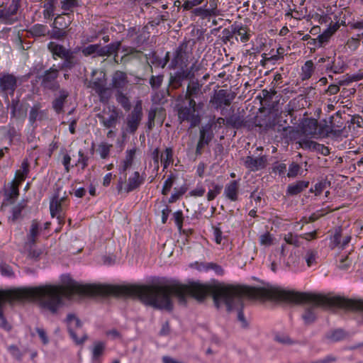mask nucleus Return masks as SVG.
<instances>
[{
	"instance_id": "f257e3e1",
	"label": "nucleus",
	"mask_w": 363,
	"mask_h": 363,
	"mask_svg": "<svg viewBox=\"0 0 363 363\" xmlns=\"http://www.w3.org/2000/svg\"><path fill=\"white\" fill-rule=\"evenodd\" d=\"M274 286L248 287L241 286L205 285L192 282L188 285L171 281L161 285L121 286V296H136L144 303L159 309L172 311L174 296L181 304H185L189 295L197 300L203 299L211 294L217 308L226 306L228 311H237L238 320L245 324L242 311L243 298H260L274 300V295L268 292Z\"/></svg>"
},
{
	"instance_id": "f03ea898",
	"label": "nucleus",
	"mask_w": 363,
	"mask_h": 363,
	"mask_svg": "<svg viewBox=\"0 0 363 363\" xmlns=\"http://www.w3.org/2000/svg\"><path fill=\"white\" fill-rule=\"evenodd\" d=\"M74 294L86 296H121V286L109 284H79L70 279L62 286L0 290V327L10 330L11 325L6 320L2 311L6 301L23 298H33L39 301L40 306L55 313L62 304V297L71 298Z\"/></svg>"
},
{
	"instance_id": "7ed1b4c3",
	"label": "nucleus",
	"mask_w": 363,
	"mask_h": 363,
	"mask_svg": "<svg viewBox=\"0 0 363 363\" xmlns=\"http://www.w3.org/2000/svg\"><path fill=\"white\" fill-rule=\"evenodd\" d=\"M274 295V300L306 305L302 317L305 323L310 324L315 320V310L319 306H337L347 309L362 311L363 300L347 299L340 296H327L309 293L295 292L275 287L269 291Z\"/></svg>"
},
{
	"instance_id": "20e7f679",
	"label": "nucleus",
	"mask_w": 363,
	"mask_h": 363,
	"mask_svg": "<svg viewBox=\"0 0 363 363\" xmlns=\"http://www.w3.org/2000/svg\"><path fill=\"white\" fill-rule=\"evenodd\" d=\"M203 103L191 104L186 101L177 99L176 111L180 123H186L189 128L198 126L201 121L199 111L203 108Z\"/></svg>"
},
{
	"instance_id": "39448f33",
	"label": "nucleus",
	"mask_w": 363,
	"mask_h": 363,
	"mask_svg": "<svg viewBox=\"0 0 363 363\" xmlns=\"http://www.w3.org/2000/svg\"><path fill=\"white\" fill-rule=\"evenodd\" d=\"M87 86L94 89L99 94L102 102L107 101L111 96L110 89L106 87V73L102 70L92 72L91 78L88 82Z\"/></svg>"
},
{
	"instance_id": "423d86ee",
	"label": "nucleus",
	"mask_w": 363,
	"mask_h": 363,
	"mask_svg": "<svg viewBox=\"0 0 363 363\" xmlns=\"http://www.w3.org/2000/svg\"><path fill=\"white\" fill-rule=\"evenodd\" d=\"M68 331L74 340L78 344H83L87 339L86 333L82 330V323L74 313H69L66 318Z\"/></svg>"
},
{
	"instance_id": "0eeeda50",
	"label": "nucleus",
	"mask_w": 363,
	"mask_h": 363,
	"mask_svg": "<svg viewBox=\"0 0 363 363\" xmlns=\"http://www.w3.org/2000/svg\"><path fill=\"white\" fill-rule=\"evenodd\" d=\"M143 116V105L142 101L140 100L136 102L133 111L126 118L128 130L130 133H134L137 130L142 121Z\"/></svg>"
},
{
	"instance_id": "6e6552de",
	"label": "nucleus",
	"mask_w": 363,
	"mask_h": 363,
	"mask_svg": "<svg viewBox=\"0 0 363 363\" xmlns=\"http://www.w3.org/2000/svg\"><path fill=\"white\" fill-rule=\"evenodd\" d=\"M234 96L225 89L216 91L211 98L210 104L216 108L229 106L233 100Z\"/></svg>"
},
{
	"instance_id": "1a4fd4ad",
	"label": "nucleus",
	"mask_w": 363,
	"mask_h": 363,
	"mask_svg": "<svg viewBox=\"0 0 363 363\" xmlns=\"http://www.w3.org/2000/svg\"><path fill=\"white\" fill-rule=\"evenodd\" d=\"M67 196H60L59 194H55L50 201V209L52 217L57 216L60 223L64 222V218L61 217L60 213L67 206Z\"/></svg>"
},
{
	"instance_id": "9d476101",
	"label": "nucleus",
	"mask_w": 363,
	"mask_h": 363,
	"mask_svg": "<svg viewBox=\"0 0 363 363\" xmlns=\"http://www.w3.org/2000/svg\"><path fill=\"white\" fill-rule=\"evenodd\" d=\"M202 85L196 81H191L189 83L186 91L184 96L180 95L177 99L179 100L186 101L191 104H197L195 99L202 95Z\"/></svg>"
},
{
	"instance_id": "9b49d317",
	"label": "nucleus",
	"mask_w": 363,
	"mask_h": 363,
	"mask_svg": "<svg viewBox=\"0 0 363 363\" xmlns=\"http://www.w3.org/2000/svg\"><path fill=\"white\" fill-rule=\"evenodd\" d=\"M145 178L141 176L138 171L133 172L128 177V181L123 185V182H119L118 189L119 191L124 190L129 193L138 188L143 182Z\"/></svg>"
},
{
	"instance_id": "f8f14e48",
	"label": "nucleus",
	"mask_w": 363,
	"mask_h": 363,
	"mask_svg": "<svg viewBox=\"0 0 363 363\" xmlns=\"http://www.w3.org/2000/svg\"><path fill=\"white\" fill-rule=\"evenodd\" d=\"M245 167L250 171L255 172L264 169L267 164V159L265 156L253 157L247 156L244 160Z\"/></svg>"
},
{
	"instance_id": "ddd939ff",
	"label": "nucleus",
	"mask_w": 363,
	"mask_h": 363,
	"mask_svg": "<svg viewBox=\"0 0 363 363\" xmlns=\"http://www.w3.org/2000/svg\"><path fill=\"white\" fill-rule=\"evenodd\" d=\"M121 45V43L120 41L109 44L108 45L101 47L98 44V48H96V55L99 57H105L110 56L112 54H114V61L116 63H119L117 60V52Z\"/></svg>"
},
{
	"instance_id": "4468645a",
	"label": "nucleus",
	"mask_w": 363,
	"mask_h": 363,
	"mask_svg": "<svg viewBox=\"0 0 363 363\" xmlns=\"http://www.w3.org/2000/svg\"><path fill=\"white\" fill-rule=\"evenodd\" d=\"M48 49L52 55L60 58L65 59L68 63H72L73 60L72 54L66 50L62 45L51 42L48 45Z\"/></svg>"
},
{
	"instance_id": "2eb2a0df",
	"label": "nucleus",
	"mask_w": 363,
	"mask_h": 363,
	"mask_svg": "<svg viewBox=\"0 0 363 363\" xmlns=\"http://www.w3.org/2000/svg\"><path fill=\"white\" fill-rule=\"evenodd\" d=\"M16 86L17 79L12 74L4 75L0 79V88L6 94H13Z\"/></svg>"
},
{
	"instance_id": "dca6fc26",
	"label": "nucleus",
	"mask_w": 363,
	"mask_h": 363,
	"mask_svg": "<svg viewBox=\"0 0 363 363\" xmlns=\"http://www.w3.org/2000/svg\"><path fill=\"white\" fill-rule=\"evenodd\" d=\"M193 76L194 74L191 71L183 70L178 72L174 75L170 76L169 86L173 89H177L182 86V82L184 79L191 78Z\"/></svg>"
},
{
	"instance_id": "f3484780",
	"label": "nucleus",
	"mask_w": 363,
	"mask_h": 363,
	"mask_svg": "<svg viewBox=\"0 0 363 363\" xmlns=\"http://www.w3.org/2000/svg\"><path fill=\"white\" fill-rule=\"evenodd\" d=\"M128 77L125 72L116 71L113 73L111 79V86L117 89H123L128 84Z\"/></svg>"
},
{
	"instance_id": "a211bd4d",
	"label": "nucleus",
	"mask_w": 363,
	"mask_h": 363,
	"mask_svg": "<svg viewBox=\"0 0 363 363\" xmlns=\"http://www.w3.org/2000/svg\"><path fill=\"white\" fill-rule=\"evenodd\" d=\"M19 5L20 0H11V3L7 9L0 10V20L8 22L10 18L17 13Z\"/></svg>"
},
{
	"instance_id": "6ab92c4d",
	"label": "nucleus",
	"mask_w": 363,
	"mask_h": 363,
	"mask_svg": "<svg viewBox=\"0 0 363 363\" xmlns=\"http://www.w3.org/2000/svg\"><path fill=\"white\" fill-rule=\"evenodd\" d=\"M214 2V7L210 8V9H203V8H196L192 11V13L194 16H199L202 19L207 18L210 16H218L219 12L217 10V1L213 0Z\"/></svg>"
},
{
	"instance_id": "aec40b11",
	"label": "nucleus",
	"mask_w": 363,
	"mask_h": 363,
	"mask_svg": "<svg viewBox=\"0 0 363 363\" xmlns=\"http://www.w3.org/2000/svg\"><path fill=\"white\" fill-rule=\"evenodd\" d=\"M187 44H182L176 51L175 57L172 60V63L174 64V67H182L185 63V60L187 57Z\"/></svg>"
},
{
	"instance_id": "412c9836",
	"label": "nucleus",
	"mask_w": 363,
	"mask_h": 363,
	"mask_svg": "<svg viewBox=\"0 0 363 363\" xmlns=\"http://www.w3.org/2000/svg\"><path fill=\"white\" fill-rule=\"evenodd\" d=\"M351 237L350 235H343L342 230L337 228L333 235L332 242L334 244V247L344 248L350 242Z\"/></svg>"
},
{
	"instance_id": "4be33fe9",
	"label": "nucleus",
	"mask_w": 363,
	"mask_h": 363,
	"mask_svg": "<svg viewBox=\"0 0 363 363\" xmlns=\"http://www.w3.org/2000/svg\"><path fill=\"white\" fill-rule=\"evenodd\" d=\"M109 109V114L108 117H106L104 115L99 114L98 116L101 119V123L104 124V125L106 128H111L115 126L118 118V112L116 109L113 108Z\"/></svg>"
},
{
	"instance_id": "5701e85b",
	"label": "nucleus",
	"mask_w": 363,
	"mask_h": 363,
	"mask_svg": "<svg viewBox=\"0 0 363 363\" xmlns=\"http://www.w3.org/2000/svg\"><path fill=\"white\" fill-rule=\"evenodd\" d=\"M350 255L351 252L347 251H342L336 255V262H339L338 267L340 269H346L352 263Z\"/></svg>"
},
{
	"instance_id": "b1692460",
	"label": "nucleus",
	"mask_w": 363,
	"mask_h": 363,
	"mask_svg": "<svg viewBox=\"0 0 363 363\" xmlns=\"http://www.w3.org/2000/svg\"><path fill=\"white\" fill-rule=\"evenodd\" d=\"M301 252L298 257L301 256L305 260L308 267H311L318 263L319 257L317 251H301Z\"/></svg>"
},
{
	"instance_id": "393cba45",
	"label": "nucleus",
	"mask_w": 363,
	"mask_h": 363,
	"mask_svg": "<svg viewBox=\"0 0 363 363\" xmlns=\"http://www.w3.org/2000/svg\"><path fill=\"white\" fill-rule=\"evenodd\" d=\"M239 190V185L236 181L231 182L228 185L226 186L225 193L226 196L231 201L238 200V194Z\"/></svg>"
},
{
	"instance_id": "a878e982",
	"label": "nucleus",
	"mask_w": 363,
	"mask_h": 363,
	"mask_svg": "<svg viewBox=\"0 0 363 363\" xmlns=\"http://www.w3.org/2000/svg\"><path fill=\"white\" fill-rule=\"evenodd\" d=\"M135 149L127 150L125 159L122 162V164L120 167L121 172H126L128 169H129L132 166L135 155Z\"/></svg>"
},
{
	"instance_id": "bb28decb",
	"label": "nucleus",
	"mask_w": 363,
	"mask_h": 363,
	"mask_svg": "<svg viewBox=\"0 0 363 363\" xmlns=\"http://www.w3.org/2000/svg\"><path fill=\"white\" fill-rule=\"evenodd\" d=\"M309 182L305 181H298L294 184L288 186L287 192L290 195H296L303 191L308 186Z\"/></svg>"
},
{
	"instance_id": "cd10ccee",
	"label": "nucleus",
	"mask_w": 363,
	"mask_h": 363,
	"mask_svg": "<svg viewBox=\"0 0 363 363\" xmlns=\"http://www.w3.org/2000/svg\"><path fill=\"white\" fill-rule=\"evenodd\" d=\"M29 172V163L27 160L23 161L21 169H18L16 172L15 181L21 183L25 180Z\"/></svg>"
},
{
	"instance_id": "c85d7f7f",
	"label": "nucleus",
	"mask_w": 363,
	"mask_h": 363,
	"mask_svg": "<svg viewBox=\"0 0 363 363\" xmlns=\"http://www.w3.org/2000/svg\"><path fill=\"white\" fill-rule=\"evenodd\" d=\"M314 65L312 60H308L301 67V77L302 80H306L311 77L314 72Z\"/></svg>"
},
{
	"instance_id": "c756f323",
	"label": "nucleus",
	"mask_w": 363,
	"mask_h": 363,
	"mask_svg": "<svg viewBox=\"0 0 363 363\" xmlns=\"http://www.w3.org/2000/svg\"><path fill=\"white\" fill-rule=\"evenodd\" d=\"M68 96V92L65 90L59 92V96L53 102V108L57 113H60L62 111L64 103Z\"/></svg>"
},
{
	"instance_id": "7c9ffc66",
	"label": "nucleus",
	"mask_w": 363,
	"mask_h": 363,
	"mask_svg": "<svg viewBox=\"0 0 363 363\" xmlns=\"http://www.w3.org/2000/svg\"><path fill=\"white\" fill-rule=\"evenodd\" d=\"M38 233L39 224L36 220H33L30 225V233L28 237V245L30 247H31L32 245L35 242Z\"/></svg>"
},
{
	"instance_id": "2f4dec72",
	"label": "nucleus",
	"mask_w": 363,
	"mask_h": 363,
	"mask_svg": "<svg viewBox=\"0 0 363 363\" xmlns=\"http://www.w3.org/2000/svg\"><path fill=\"white\" fill-rule=\"evenodd\" d=\"M58 76V70L55 68H50L47 70L43 77V84L45 86L49 87L50 84L53 82Z\"/></svg>"
},
{
	"instance_id": "473e14b6",
	"label": "nucleus",
	"mask_w": 363,
	"mask_h": 363,
	"mask_svg": "<svg viewBox=\"0 0 363 363\" xmlns=\"http://www.w3.org/2000/svg\"><path fill=\"white\" fill-rule=\"evenodd\" d=\"M123 52H124V55L121 58V63H126L131 60L132 56L133 57H137L141 54L140 51H138L133 48H123Z\"/></svg>"
},
{
	"instance_id": "72a5a7b5",
	"label": "nucleus",
	"mask_w": 363,
	"mask_h": 363,
	"mask_svg": "<svg viewBox=\"0 0 363 363\" xmlns=\"http://www.w3.org/2000/svg\"><path fill=\"white\" fill-rule=\"evenodd\" d=\"M284 251H272L269 258L272 260V269L276 271V266L283 262L284 257Z\"/></svg>"
},
{
	"instance_id": "f704fd0d",
	"label": "nucleus",
	"mask_w": 363,
	"mask_h": 363,
	"mask_svg": "<svg viewBox=\"0 0 363 363\" xmlns=\"http://www.w3.org/2000/svg\"><path fill=\"white\" fill-rule=\"evenodd\" d=\"M20 184L21 183H19L15 180H13L11 182L9 192L6 194V201H9L10 203H12L13 202V200L18 197V196L19 194L18 186H19Z\"/></svg>"
},
{
	"instance_id": "c9c22d12",
	"label": "nucleus",
	"mask_w": 363,
	"mask_h": 363,
	"mask_svg": "<svg viewBox=\"0 0 363 363\" xmlns=\"http://www.w3.org/2000/svg\"><path fill=\"white\" fill-rule=\"evenodd\" d=\"M160 162L163 164L164 169L173 162V151L171 147L166 148L164 152L160 155Z\"/></svg>"
},
{
	"instance_id": "e433bc0d",
	"label": "nucleus",
	"mask_w": 363,
	"mask_h": 363,
	"mask_svg": "<svg viewBox=\"0 0 363 363\" xmlns=\"http://www.w3.org/2000/svg\"><path fill=\"white\" fill-rule=\"evenodd\" d=\"M303 131L306 135H315L318 134V122L315 120H309L305 125Z\"/></svg>"
},
{
	"instance_id": "4c0bfd02",
	"label": "nucleus",
	"mask_w": 363,
	"mask_h": 363,
	"mask_svg": "<svg viewBox=\"0 0 363 363\" xmlns=\"http://www.w3.org/2000/svg\"><path fill=\"white\" fill-rule=\"evenodd\" d=\"M244 123L242 117L238 115H233L226 119V125L238 128Z\"/></svg>"
},
{
	"instance_id": "58836bf2",
	"label": "nucleus",
	"mask_w": 363,
	"mask_h": 363,
	"mask_svg": "<svg viewBox=\"0 0 363 363\" xmlns=\"http://www.w3.org/2000/svg\"><path fill=\"white\" fill-rule=\"evenodd\" d=\"M284 241L293 247H299L301 243V238L292 233H288L284 235Z\"/></svg>"
},
{
	"instance_id": "ea45409f",
	"label": "nucleus",
	"mask_w": 363,
	"mask_h": 363,
	"mask_svg": "<svg viewBox=\"0 0 363 363\" xmlns=\"http://www.w3.org/2000/svg\"><path fill=\"white\" fill-rule=\"evenodd\" d=\"M67 15V13H63L61 15H58L54 21V25L55 28H58L60 30H64L66 28L68 27V26L70 24L71 21L69 19L67 21L63 22L64 20V16Z\"/></svg>"
},
{
	"instance_id": "a19ab883",
	"label": "nucleus",
	"mask_w": 363,
	"mask_h": 363,
	"mask_svg": "<svg viewBox=\"0 0 363 363\" xmlns=\"http://www.w3.org/2000/svg\"><path fill=\"white\" fill-rule=\"evenodd\" d=\"M333 33L327 30L323 34L320 35L317 39H313V45H318L319 47L322 46V45L325 43H327L332 35Z\"/></svg>"
},
{
	"instance_id": "79ce46f5",
	"label": "nucleus",
	"mask_w": 363,
	"mask_h": 363,
	"mask_svg": "<svg viewBox=\"0 0 363 363\" xmlns=\"http://www.w3.org/2000/svg\"><path fill=\"white\" fill-rule=\"evenodd\" d=\"M30 32L34 36L40 37L45 36L48 30L45 26L37 24L31 28Z\"/></svg>"
},
{
	"instance_id": "37998d69",
	"label": "nucleus",
	"mask_w": 363,
	"mask_h": 363,
	"mask_svg": "<svg viewBox=\"0 0 363 363\" xmlns=\"http://www.w3.org/2000/svg\"><path fill=\"white\" fill-rule=\"evenodd\" d=\"M116 101H118V104H120L122 106V107L125 110H126V111L130 110V101H129L128 98L125 94H123L122 92L119 91L116 94Z\"/></svg>"
},
{
	"instance_id": "c03bdc74",
	"label": "nucleus",
	"mask_w": 363,
	"mask_h": 363,
	"mask_svg": "<svg viewBox=\"0 0 363 363\" xmlns=\"http://www.w3.org/2000/svg\"><path fill=\"white\" fill-rule=\"evenodd\" d=\"M284 255L283 263L286 264L287 266H290L297 262L298 256L296 255V252L284 251Z\"/></svg>"
},
{
	"instance_id": "a18cd8bd",
	"label": "nucleus",
	"mask_w": 363,
	"mask_h": 363,
	"mask_svg": "<svg viewBox=\"0 0 363 363\" xmlns=\"http://www.w3.org/2000/svg\"><path fill=\"white\" fill-rule=\"evenodd\" d=\"M204 2H206V4H204V6H206L207 4L206 0H184L182 4V7L184 10H190L193 9L194 6L202 4Z\"/></svg>"
},
{
	"instance_id": "49530a36",
	"label": "nucleus",
	"mask_w": 363,
	"mask_h": 363,
	"mask_svg": "<svg viewBox=\"0 0 363 363\" xmlns=\"http://www.w3.org/2000/svg\"><path fill=\"white\" fill-rule=\"evenodd\" d=\"M284 54V48L280 47L277 50V54L272 55L270 57H267V54H263V55H262L263 60L262 61H263V62H265L271 61V60H278L280 58L283 57Z\"/></svg>"
},
{
	"instance_id": "de8ad7c7",
	"label": "nucleus",
	"mask_w": 363,
	"mask_h": 363,
	"mask_svg": "<svg viewBox=\"0 0 363 363\" xmlns=\"http://www.w3.org/2000/svg\"><path fill=\"white\" fill-rule=\"evenodd\" d=\"M211 186L213 189H210L207 194V199L208 201L213 200L220 193L223 188L221 185L216 184L215 183H212Z\"/></svg>"
},
{
	"instance_id": "09e8293b",
	"label": "nucleus",
	"mask_w": 363,
	"mask_h": 363,
	"mask_svg": "<svg viewBox=\"0 0 363 363\" xmlns=\"http://www.w3.org/2000/svg\"><path fill=\"white\" fill-rule=\"evenodd\" d=\"M162 113V110H159L157 108L150 109L148 113V128L152 129L155 125V119L157 116Z\"/></svg>"
},
{
	"instance_id": "8fccbe9b",
	"label": "nucleus",
	"mask_w": 363,
	"mask_h": 363,
	"mask_svg": "<svg viewBox=\"0 0 363 363\" xmlns=\"http://www.w3.org/2000/svg\"><path fill=\"white\" fill-rule=\"evenodd\" d=\"M234 33L235 35H236L237 36L240 37V40L242 42V43H245L247 42L248 40H249V33H248V30L245 27H240V28H238L235 31H234Z\"/></svg>"
},
{
	"instance_id": "3c124183",
	"label": "nucleus",
	"mask_w": 363,
	"mask_h": 363,
	"mask_svg": "<svg viewBox=\"0 0 363 363\" xmlns=\"http://www.w3.org/2000/svg\"><path fill=\"white\" fill-rule=\"evenodd\" d=\"M105 349V345L102 342H96L94 343L93 348V357L97 359L102 355Z\"/></svg>"
},
{
	"instance_id": "603ef678",
	"label": "nucleus",
	"mask_w": 363,
	"mask_h": 363,
	"mask_svg": "<svg viewBox=\"0 0 363 363\" xmlns=\"http://www.w3.org/2000/svg\"><path fill=\"white\" fill-rule=\"evenodd\" d=\"M112 145L107 143H101L99 145L98 151L99 152L100 156L102 159H106L108 157Z\"/></svg>"
},
{
	"instance_id": "864d4df0",
	"label": "nucleus",
	"mask_w": 363,
	"mask_h": 363,
	"mask_svg": "<svg viewBox=\"0 0 363 363\" xmlns=\"http://www.w3.org/2000/svg\"><path fill=\"white\" fill-rule=\"evenodd\" d=\"M361 37H363V33L358 34L357 38H350L346 43L347 47L351 50H355L359 45V38Z\"/></svg>"
},
{
	"instance_id": "5fc2aeb1",
	"label": "nucleus",
	"mask_w": 363,
	"mask_h": 363,
	"mask_svg": "<svg viewBox=\"0 0 363 363\" xmlns=\"http://www.w3.org/2000/svg\"><path fill=\"white\" fill-rule=\"evenodd\" d=\"M61 8L64 11H71L73 8L77 6V0H62Z\"/></svg>"
},
{
	"instance_id": "6e6d98bb",
	"label": "nucleus",
	"mask_w": 363,
	"mask_h": 363,
	"mask_svg": "<svg viewBox=\"0 0 363 363\" xmlns=\"http://www.w3.org/2000/svg\"><path fill=\"white\" fill-rule=\"evenodd\" d=\"M275 340L278 342L283 345H292L294 343L291 337L285 334H277L275 336Z\"/></svg>"
},
{
	"instance_id": "4d7b16f0",
	"label": "nucleus",
	"mask_w": 363,
	"mask_h": 363,
	"mask_svg": "<svg viewBox=\"0 0 363 363\" xmlns=\"http://www.w3.org/2000/svg\"><path fill=\"white\" fill-rule=\"evenodd\" d=\"M345 337V333L342 330H337L328 335V338L332 341H339Z\"/></svg>"
},
{
	"instance_id": "13d9d810",
	"label": "nucleus",
	"mask_w": 363,
	"mask_h": 363,
	"mask_svg": "<svg viewBox=\"0 0 363 363\" xmlns=\"http://www.w3.org/2000/svg\"><path fill=\"white\" fill-rule=\"evenodd\" d=\"M174 182V177L171 175L165 181L164 184V186L162 191V194L167 195L169 191H170L173 184Z\"/></svg>"
},
{
	"instance_id": "bf43d9fd",
	"label": "nucleus",
	"mask_w": 363,
	"mask_h": 363,
	"mask_svg": "<svg viewBox=\"0 0 363 363\" xmlns=\"http://www.w3.org/2000/svg\"><path fill=\"white\" fill-rule=\"evenodd\" d=\"M301 170V167L296 163H292L289 168L287 176L289 177H296Z\"/></svg>"
},
{
	"instance_id": "052dcab7",
	"label": "nucleus",
	"mask_w": 363,
	"mask_h": 363,
	"mask_svg": "<svg viewBox=\"0 0 363 363\" xmlns=\"http://www.w3.org/2000/svg\"><path fill=\"white\" fill-rule=\"evenodd\" d=\"M174 190L175 192L169 198L170 203L175 202L177 199H179L186 192V188L181 187L179 189H175Z\"/></svg>"
},
{
	"instance_id": "680f3d73",
	"label": "nucleus",
	"mask_w": 363,
	"mask_h": 363,
	"mask_svg": "<svg viewBox=\"0 0 363 363\" xmlns=\"http://www.w3.org/2000/svg\"><path fill=\"white\" fill-rule=\"evenodd\" d=\"M79 160L76 166L80 165L82 169H84L88 165V157L84 155L82 151H79Z\"/></svg>"
},
{
	"instance_id": "e2e57ef3",
	"label": "nucleus",
	"mask_w": 363,
	"mask_h": 363,
	"mask_svg": "<svg viewBox=\"0 0 363 363\" xmlns=\"http://www.w3.org/2000/svg\"><path fill=\"white\" fill-rule=\"evenodd\" d=\"M317 143L308 140H303L299 142V145L303 149L315 150Z\"/></svg>"
},
{
	"instance_id": "0e129e2a",
	"label": "nucleus",
	"mask_w": 363,
	"mask_h": 363,
	"mask_svg": "<svg viewBox=\"0 0 363 363\" xmlns=\"http://www.w3.org/2000/svg\"><path fill=\"white\" fill-rule=\"evenodd\" d=\"M200 140L203 141L205 144H208V143L211 140V136L209 134H207V130L205 127H201L200 128Z\"/></svg>"
},
{
	"instance_id": "69168bd1",
	"label": "nucleus",
	"mask_w": 363,
	"mask_h": 363,
	"mask_svg": "<svg viewBox=\"0 0 363 363\" xmlns=\"http://www.w3.org/2000/svg\"><path fill=\"white\" fill-rule=\"evenodd\" d=\"M162 79V76H152L150 79V84L152 88L157 89L160 86Z\"/></svg>"
},
{
	"instance_id": "338daca9",
	"label": "nucleus",
	"mask_w": 363,
	"mask_h": 363,
	"mask_svg": "<svg viewBox=\"0 0 363 363\" xmlns=\"http://www.w3.org/2000/svg\"><path fill=\"white\" fill-rule=\"evenodd\" d=\"M40 108V107L39 104H35L32 107V108L30 111V115H29L30 121L34 122L36 120L37 117L38 116Z\"/></svg>"
},
{
	"instance_id": "774afa93",
	"label": "nucleus",
	"mask_w": 363,
	"mask_h": 363,
	"mask_svg": "<svg viewBox=\"0 0 363 363\" xmlns=\"http://www.w3.org/2000/svg\"><path fill=\"white\" fill-rule=\"evenodd\" d=\"M98 48V44L89 45L87 47L84 48L82 50V53L85 56L91 55L93 54H96V48Z\"/></svg>"
}]
</instances>
